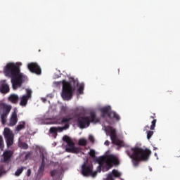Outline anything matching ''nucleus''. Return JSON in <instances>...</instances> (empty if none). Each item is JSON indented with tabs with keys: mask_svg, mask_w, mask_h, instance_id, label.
Wrapping results in <instances>:
<instances>
[{
	"mask_svg": "<svg viewBox=\"0 0 180 180\" xmlns=\"http://www.w3.org/2000/svg\"><path fill=\"white\" fill-rule=\"evenodd\" d=\"M4 73L6 77L11 78L13 89L22 86V84L27 79V77L20 72V66L15 63H8L4 69Z\"/></svg>",
	"mask_w": 180,
	"mask_h": 180,
	"instance_id": "f257e3e1",
	"label": "nucleus"
},
{
	"mask_svg": "<svg viewBox=\"0 0 180 180\" xmlns=\"http://www.w3.org/2000/svg\"><path fill=\"white\" fill-rule=\"evenodd\" d=\"M127 154L129 158H131L134 167H139L141 161H148L150 155H151V150L135 147L131 148L130 150H127Z\"/></svg>",
	"mask_w": 180,
	"mask_h": 180,
	"instance_id": "f03ea898",
	"label": "nucleus"
},
{
	"mask_svg": "<svg viewBox=\"0 0 180 180\" xmlns=\"http://www.w3.org/2000/svg\"><path fill=\"white\" fill-rule=\"evenodd\" d=\"M62 84L61 96L63 99H64V101H70L72 99L74 91H75V86H78V85H79L78 79H75L74 77H70L69 82L63 80Z\"/></svg>",
	"mask_w": 180,
	"mask_h": 180,
	"instance_id": "7ed1b4c3",
	"label": "nucleus"
},
{
	"mask_svg": "<svg viewBox=\"0 0 180 180\" xmlns=\"http://www.w3.org/2000/svg\"><path fill=\"white\" fill-rule=\"evenodd\" d=\"M72 120V117H66L56 120L58 124H65L63 127H53L49 129V132L51 134H57V131L61 133L63 130H68L70 129V122Z\"/></svg>",
	"mask_w": 180,
	"mask_h": 180,
	"instance_id": "20e7f679",
	"label": "nucleus"
},
{
	"mask_svg": "<svg viewBox=\"0 0 180 180\" xmlns=\"http://www.w3.org/2000/svg\"><path fill=\"white\" fill-rule=\"evenodd\" d=\"M98 164H106L108 169L112 168L114 165L116 167L120 165V161L117 157L113 155H108L105 156H101L97 159Z\"/></svg>",
	"mask_w": 180,
	"mask_h": 180,
	"instance_id": "39448f33",
	"label": "nucleus"
},
{
	"mask_svg": "<svg viewBox=\"0 0 180 180\" xmlns=\"http://www.w3.org/2000/svg\"><path fill=\"white\" fill-rule=\"evenodd\" d=\"M98 122L96 120V114L94 112L90 113V116L80 117L77 120V123L80 129H85V127H89L91 123Z\"/></svg>",
	"mask_w": 180,
	"mask_h": 180,
	"instance_id": "423d86ee",
	"label": "nucleus"
},
{
	"mask_svg": "<svg viewBox=\"0 0 180 180\" xmlns=\"http://www.w3.org/2000/svg\"><path fill=\"white\" fill-rule=\"evenodd\" d=\"M63 141L67 143L65 151L67 153H72V154H79L81 148L75 147V143L70 138V136L65 135L63 137Z\"/></svg>",
	"mask_w": 180,
	"mask_h": 180,
	"instance_id": "0eeeda50",
	"label": "nucleus"
},
{
	"mask_svg": "<svg viewBox=\"0 0 180 180\" xmlns=\"http://www.w3.org/2000/svg\"><path fill=\"white\" fill-rule=\"evenodd\" d=\"M100 111L101 112V117L105 118L107 115L110 119L116 120V122H119L120 120V115L117 114L116 112L112 111V108L109 105L101 108Z\"/></svg>",
	"mask_w": 180,
	"mask_h": 180,
	"instance_id": "6e6552de",
	"label": "nucleus"
},
{
	"mask_svg": "<svg viewBox=\"0 0 180 180\" xmlns=\"http://www.w3.org/2000/svg\"><path fill=\"white\" fill-rule=\"evenodd\" d=\"M94 167L92 165L88 164V163H84L82 166V174L84 176H89L91 175V176L95 177L98 172H93Z\"/></svg>",
	"mask_w": 180,
	"mask_h": 180,
	"instance_id": "1a4fd4ad",
	"label": "nucleus"
},
{
	"mask_svg": "<svg viewBox=\"0 0 180 180\" xmlns=\"http://www.w3.org/2000/svg\"><path fill=\"white\" fill-rule=\"evenodd\" d=\"M40 157L41 158V165L37 172V176L41 178L44 175V168L46 167V160H47V153L40 150Z\"/></svg>",
	"mask_w": 180,
	"mask_h": 180,
	"instance_id": "9d476101",
	"label": "nucleus"
},
{
	"mask_svg": "<svg viewBox=\"0 0 180 180\" xmlns=\"http://www.w3.org/2000/svg\"><path fill=\"white\" fill-rule=\"evenodd\" d=\"M4 139L7 144V147H11L13 145V140L15 139V135L13 132L9 128H4Z\"/></svg>",
	"mask_w": 180,
	"mask_h": 180,
	"instance_id": "9b49d317",
	"label": "nucleus"
},
{
	"mask_svg": "<svg viewBox=\"0 0 180 180\" xmlns=\"http://www.w3.org/2000/svg\"><path fill=\"white\" fill-rule=\"evenodd\" d=\"M105 131L107 133H110V139L112 141V143H115V144H117L119 146V141L117 140V135H116V129H113L110 126H107L105 127Z\"/></svg>",
	"mask_w": 180,
	"mask_h": 180,
	"instance_id": "f8f14e48",
	"label": "nucleus"
},
{
	"mask_svg": "<svg viewBox=\"0 0 180 180\" xmlns=\"http://www.w3.org/2000/svg\"><path fill=\"white\" fill-rule=\"evenodd\" d=\"M27 68L30 70V72L32 74H36L37 75H41V68L36 63H28Z\"/></svg>",
	"mask_w": 180,
	"mask_h": 180,
	"instance_id": "ddd939ff",
	"label": "nucleus"
},
{
	"mask_svg": "<svg viewBox=\"0 0 180 180\" xmlns=\"http://www.w3.org/2000/svg\"><path fill=\"white\" fill-rule=\"evenodd\" d=\"M32 98V90L30 89H27V94L23 95L20 98V106H26L27 105V101Z\"/></svg>",
	"mask_w": 180,
	"mask_h": 180,
	"instance_id": "4468645a",
	"label": "nucleus"
},
{
	"mask_svg": "<svg viewBox=\"0 0 180 180\" xmlns=\"http://www.w3.org/2000/svg\"><path fill=\"white\" fill-rule=\"evenodd\" d=\"M12 155H13V152L11 150H5L3 153V159H1V162H5L6 165L9 164L11 161V158H12Z\"/></svg>",
	"mask_w": 180,
	"mask_h": 180,
	"instance_id": "2eb2a0df",
	"label": "nucleus"
},
{
	"mask_svg": "<svg viewBox=\"0 0 180 180\" xmlns=\"http://www.w3.org/2000/svg\"><path fill=\"white\" fill-rule=\"evenodd\" d=\"M11 89L9 88V84L6 83V80L0 81V92L1 94H8Z\"/></svg>",
	"mask_w": 180,
	"mask_h": 180,
	"instance_id": "dca6fc26",
	"label": "nucleus"
},
{
	"mask_svg": "<svg viewBox=\"0 0 180 180\" xmlns=\"http://www.w3.org/2000/svg\"><path fill=\"white\" fill-rule=\"evenodd\" d=\"M16 123H18V112L16 110H14L12 112L11 117L10 118L8 126H15Z\"/></svg>",
	"mask_w": 180,
	"mask_h": 180,
	"instance_id": "f3484780",
	"label": "nucleus"
},
{
	"mask_svg": "<svg viewBox=\"0 0 180 180\" xmlns=\"http://www.w3.org/2000/svg\"><path fill=\"white\" fill-rule=\"evenodd\" d=\"M8 101L13 105H18V102H19V96H18V94H11L8 98Z\"/></svg>",
	"mask_w": 180,
	"mask_h": 180,
	"instance_id": "a211bd4d",
	"label": "nucleus"
},
{
	"mask_svg": "<svg viewBox=\"0 0 180 180\" xmlns=\"http://www.w3.org/2000/svg\"><path fill=\"white\" fill-rule=\"evenodd\" d=\"M0 108L3 110V113H5L6 115H9V112L12 110L11 105H8L6 103H3L0 104Z\"/></svg>",
	"mask_w": 180,
	"mask_h": 180,
	"instance_id": "6ab92c4d",
	"label": "nucleus"
},
{
	"mask_svg": "<svg viewBox=\"0 0 180 180\" xmlns=\"http://www.w3.org/2000/svg\"><path fill=\"white\" fill-rule=\"evenodd\" d=\"M26 128V122L25 121L20 122L17 125L15 130L17 131H20V130H23V129Z\"/></svg>",
	"mask_w": 180,
	"mask_h": 180,
	"instance_id": "aec40b11",
	"label": "nucleus"
},
{
	"mask_svg": "<svg viewBox=\"0 0 180 180\" xmlns=\"http://www.w3.org/2000/svg\"><path fill=\"white\" fill-rule=\"evenodd\" d=\"M148 129H150V127H148V125H146L143 129V131H146L147 139H148V140H150V139H151V137H153V134H154V131H148Z\"/></svg>",
	"mask_w": 180,
	"mask_h": 180,
	"instance_id": "412c9836",
	"label": "nucleus"
},
{
	"mask_svg": "<svg viewBox=\"0 0 180 180\" xmlns=\"http://www.w3.org/2000/svg\"><path fill=\"white\" fill-rule=\"evenodd\" d=\"M111 174H112L114 178H120V176H122V173L117 169H112Z\"/></svg>",
	"mask_w": 180,
	"mask_h": 180,
	"instance_id": "4be33fe9",
	"label": "nucleus"
},
{
	"mask_svg": "<svg viewBox=\"0 0 180 180\" xmlns=\"http://www.w3.org/2000/svg\"><path fill=\"white\" fill-rule=\"evenodd\" d=\"M24 169H26V167H21L18 168L15 172V176H20V174H22V172H23Z\"/></svg>",
	"mask_w": 180,
	"mask_h": 180,
	"instance_id": "5701e85b",
	"label": "nucleus"
},
{
	"mask_svg": "<svg viewBox=\"0 0 180 180\" xmlns=\"http://www.w3.org/2000/svg\"><path fill=\"white\" fill-rule=\"evenodd\" d=\"M18 146L20 148H22V150H27L29 148V145L25 142H19Z\"/></svg>",
	"mask_w": 180,
	"mask_h": 180,
	"instance_id": "b1692460",
	"label": "nucleus"
},
{
	"mask_svg": "<svg viewBox=\"0 0 180 180\" xmlns=\"http://www.w3.org/2000/svg\"><path fill=\"white\" fill-rule=\"evenodd\" d=\"M84 83H81L79 86V88L77 89V94H79V95H82V94H84Z\"/></svg>",
	"mask_w": 180,
	"mask_h": 180,
	"instance_id": "393cba45",
	"label": "nucleus"
},
{
	"mask_svg": "<svg viewBox=\"0 0 180 180\" xmlns=\"http://www.w3.org/2000/svg\"><path fill=\"white\" fill-rule=\"evenodd\" d=\"M8 114H5V113L2 112L1 115L2 124H5V123H6V118L8 117Z\"/></svg>",
	"mask_w": 180,
	"mask_h": 180,
	"instance_id": "a878e982",
	"label": "nucleus"
},
{
	"mask_svg": "<svg viewBox=\"0 0 180 180\" xmlns=\"http://www.w3.org/2000/svg\"><path fill=\"white\" fill-rule=\"evenodd\" d=\"M88 144V141L85 139H81L79 140V146H82L83 147H85Z\"/></svg>",
	"mask_w": 180,
	"mask_h": 180,
	"instance_id": "bb28decb",
	"label": "nucleus"
},
{
	"mask_svg": "<svg viewBox=\"0 0 180 180\" xmlns=\"http://www.w3.org/2000/svg\"><path fill=\"white\" fill-rule=\"evenodd\" d=\"M3 174H6V170L5 169V165H0V176H2Z\"/></svg>",
	"mask_w": 180,
	"mask_h": 180,
	"instance_id": "cd10ccee",
	"label": "nucleus"
},
{
	"mask_svg": "<svg viewBox=\"0 0 180 180\" xmlns=\"http://www.w3.org/2000/svg\"><path fill=\"white\" fill-rule=\"evenodd\" d=\"M4 147L5 146L4 145V138L2 137V136L0 135V150H1V151H4Z\"/></svg>",
	"mask_w": 180,
	"mask_h": 180,
	"instance_id": "c85d7f7f",
	"label": "nucleus"
},
{
	"mask_svg": "<svg viewBox=\"0 0 180 180\" xmlns=\"http://www.w3.org/2000/svg\"><path fill=\"white\" fill-rule=\"evenodd\" d=\"M67 110H68V108H67V106L62 105L60 107V112L64 115H67Z\"/></svg>",
	"mask_w": 180,
	"mask_h": 180,
	"instance_id": "c756f323",
	"label": "nucleus"
},
{
	"mask_svg": "<svg viewBox=\"0 0 180 180\" xmlns=\"http://www.w3.org/2000/svg\"><path fill=\"white\" fill-rule=\"evenodd\" d=\"M151 125L150 129L151 130H154L155 129V124H157V119H154L152 122H151Z\"/></svg>",
	"mask_w": 180,
	"mask_h": 180,
	"instance_id": "7c9ffc66",
	"label": "nucleus"
},
{
	"mask_svg": "<svg viewBox=\"0 0 180 180\" xmlns=\"http://www.w3.org/2000/svg\"><path fill=\"white\" fill-rule=\"evenodd\" d=\"M89 155H90V157H91V158H95L96 157L95 150L94 149L90 150V151L89 152Z\"/></svg>",
	"mask_w": 180,
	"mask_h": 180,
	"instance_id": "2f4dec72",
	"label": "nucleus"
},
{
	"mask_svg": "<svg viewBox=\"0 0 180 180\" xmlns=\"http://www.w3.org/2000/svg\"><path fill=\"white\" fill-rule=\"evenodd\" d=\"M106 180H115V177L113 176V174L112 172L109 173L107 175Z\"/></svg>",
	"mask_w": 180,
	"mask_h": 180,
	"instance_id": "473e14b6",
	"label": "nucleus"
},
{
	"mask_svg": "<svg viewBox=\"0 0 180 180\" xmlns=\"http://www.w3.org/2000/svg\"><path fill=\"white\" fill-rule=\"evenodd\" d=\"M89 140L91 141V143H95V138H94V136L92 135L89 136Z\"/></svg>",
	"mask_w": 180,
	"mask_h": 180,
	"instance_id": "72a5a7b5",
	"label": "nucleus"
},
{
	"mask_svg": "<svg viewBox=\"0 0 180 180\" xmlns=\"http://www.w3.org/2000/svg\"><path fill=\"white\" fill-rule=\"evenodd\" d=\"M57 175V170H52L51 172V176H56Z\"/></svg>",
	"mask_w": 180,
	"mask_h": 180,
	"instance_id": "f704fd0d",
	"label": "nucleus"
},
{
	"mask_svg": "<svg viewBox=\"0 0 180 180\" xmlns=\"http://www.w3.org/2000/svg\"><path fill=\"white\" fill-rule=\"evenodd\" d=\"M32 155V153L30 152H29L28 153H27L25 156V160H28V158L30 157V155Z\"/></svg>",
	"mask_w": 180,
	"mask_h": 180,
	"instance_id": "c9c22d12",
	"label": "nucleus"
},
{
	"mask_svg": "<svg viewBox=\"0 0 180 180\" xmlns=\"http://www.w3.org/2000/svg\"><path fill=\"white\" fill-rule=\"evenodd\" d=\"M30 175H32V170L28 169L27 171V176H30Z\"/></svg>",
	"mask_w": 180,
	"mask_h": 180,
	"instance_id": "e433bc0d",
	"label": "nucleus"
},
{
	"mask_svg": "<svg viewBox=\"0 0 180 180\" xmlns=\"http://www.w3.org/2000/svg\"><path fill=\"white\" fill-rule=\"evenodd\" d=\"M155 113H154L153 116H150V119H155Z\"/></svg>",
	"mask_w": 180,
	"mask_h": 180,
	"instance_id": "4c0bfd02",
	"label": "nucleus"
},
{
	"mask_svg": "<svg viewBox=\"0 0 180 180\" xmlns=\"http://www.w3.org/2000/svg\"><path fill=\"white\" fill-rule=\"evenodd\" d=\"M105 146H108L109 145V141H105Z\"/></svg>",
	"mask_w": 180,
	"mask_h": 180,
	"instance_id": "58836bf2",
	"label": "nucleus"
}]
</instances>
